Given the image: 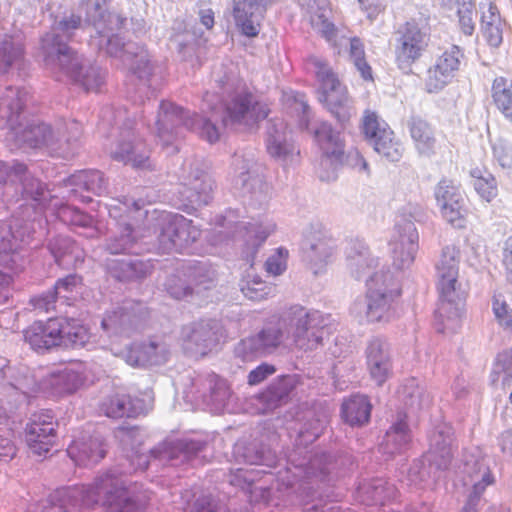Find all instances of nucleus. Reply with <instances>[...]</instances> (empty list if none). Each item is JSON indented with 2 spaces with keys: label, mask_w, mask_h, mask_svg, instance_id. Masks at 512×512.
Returning <instances> with one entry per match:
<instances>
[{
  "label": "nucleus",
  "mask_w": 512,
  "mask_h": 512,
  "mask_svg": "<svg viewBox=\"0 0 512 512\" xmlns=\"http://www.w3.org/2000/svg\"><path fill=\"white\" fill-rule=\"evenodd\" d=\"M80 24L81 17L71 15L59 22L57 30H59L63 35H69L72 30L79 28Z\"/></svg>",
  "instance_id": "54"
},
{
  "label": "nucleus",
  "mask_w": 512,
  "mask_h": 512,
  "mask_svg": "<svg viewBox=\"0 0 512 512\" xmlns=\"http://www.w3.org/2000/svg\"><path fill=\"white\" fill-rule=\"evenodd\" d=\"M27 93L13 87H8L0 96V128L16 130L20 124Z\"/></svg>",
  "instance_id": "15"
},
{
  "label": "nucleus",
  "mask_w": 512,
  "mask_h": 512,
  "mask_svg": "<svg viewBox=\"0 0 512 512\" xmlns=\"http://www.w3.org/2000/svg\"><path fill=\"white\" fill-rule=\"evenodd\" d=\"M107 417L122 418L136 417L142 412V406L138 400L125 393H115L109 396L101 406Z\"/></svg>",
  "instance_id": "22"
},
{
  "label": "nucleus",
  "mask_w": 512,
  "mask_h": 512,
  "mask_svg": "<svg viewBox=\"0 0 512 512\" xmlns=\"http://www.w3.org/2000/svg\"><path fill=\"white\" fill-rule=\"evenodd\" d=\"M393 279L389 273H375L367 283V308L366 318L368 322L389 321L393 316L392 304L400 295V290H393Z\"/></svg>",
  "instance_id": "7"
},
{
  "label": "nucleus",
  "mask_w": 512,
  "mask_h": 512,
  "mask_svg": "<svg viewBox=\"0 0 512 512\" xmlns=\"http://www.w3.org/2000/svg\"><path fill=\"white\" fill-rule=\"evenodd\" d=\"M504 25H490L480 27V33L485 43L491 48H499L503 42Z\"/></svg>",
  "instance_id": "46"
},
{
  "label": "nucleus",
  "mask_w": 512,
  "mask_h": 512,
  "mask_svg": "<svg viewBox=\"0 0 512 512\" xmlns=\"http://www.w3.org/2000/svg\"><path fill=\"white\" fill-rule=\"evenodd\" d=\"M395 62L400 69L411 68L427 51L430 41V28L421 26L411 19L396 31Z\"/></svg>",
  "instance_id": "6"
},
{
  "label": "nucleus",
  "mask_w": 512,
  "mask_h": 512,
  "mask_svg": "<svg viewBox=\"0 0 512 512\" xmlns=\"http://www.w3.org/2000/svg\"><path fill=\"white\" fill-rule=\"evenodd\" d=\"M366 365L371 378L382 385L390 376L391 360L384 344L379 339L372 340L366 351Z\"/></svg>",
  "instance_id": "17"
},
{
  "label": "nucleus",
  "mask_w": 512,
  "mask_h": 512,
  "mask_svg": "<svg viewBox=\"0 0 512 512\" xmlns=\"http://www.w3.org/2000/svg\"><path fill=\"white\" fill-rule=\"evenodd\" d=\"M45 187L34 178H25L23 181V193L34 200L44 195Z\"/></svg>",
  "instance_id": "51"
},
{
  "label": "nucleus",
  "mask_w": 512,
  "mask_h": 512,
  "mask_svg": "<svg viewBox=\"0 0 512 512\" xmlns=\"http://www.w3.org/2000/svg\"><path fill=\"white\" fill-rule=\"evenodd\" d=\"M452 79V75L444 72L443 69H439V67L435 64L429 68L427 72L425 86L428 92H437L446 86Z\"/></svg>",
  "instance_id": "40"
},
{
  "label": "nucleus",
  "mask_w": 512,
  "mask_h": 512,
  "mask_svg": "<svg viewBox=\"0 0 512 512\" xmlns=\"http://www.w3.org/2000/svg\"><path fill=\"white\" fill-rule=\"evenodd\" d=\"M460 249L446 246L436 267L439 305L435 312L441 324L444 318L458 319L468 297V287L459 281Z\"/></svg>",
  "instance_id": "3"
},
{
  "label": "nucleus",
  "mask_w": 512,
  "mask_h": 512,
  "mask_svg": "<svg viewBox=\"0 0 512 512\" xmlns=\"http://www.w3.org/2000/svg\"><path fill=\"white\" fill-rule=\"evenodd\" d=\"M24 56V44L19 38L7 36L0 41V71L6 72L14 65H20Z\"/></svg>",
  "instance_id": "28"
},
{
  "label": "nucleus",
  "mask_w": 512,
  "mask_h": 512,
  "mask_svg": "<svg viewBox=\"0 0 512 512\" xmlns=\"http://www.w3.org/2000/svg\"><path fill=\"white\" fill-rule=\"evenodd\" d=\"M71 185L76 186L81 190H86L99 194L103 188L104 179L103 175L98 170H81L68 179Z\"/></svg>",
  "instance_id": "34"
},
{
  "label": "nucleus",
  "mask_w": 512,
  "mask_h": 512,
  "mask_svg": "<svg viewBox=\"0 0 512 512\" xmlns=\"http://www.w3.org/2000/svg\"><path fill=\"white\" fill-rule=\"evenodd\" d=\"M387 128H389L387 123L381 121L375 112L371 110L364 111L361 130L368 141H371L374 137L382 133V130Z\"/></svg>",
  "instance_id": "38"
},
{
  "label": "nucleus",
  "mask_w": 512,
  "mask_h": 512,
  "mask_svg": "<svg viewBox=\"0 0 512 512\" xmlns=\"http://www.w3.org/2000/svg\"><path fill=\"white\" fill-rule=\"evenodd\" d=\"M354 64L364 80H367V81L373 80L372 69H371L370 65L367 63L366 59L355 62Z\"/></svg>",
  "instance_id": "59"
},
{
  "label": "nucleus",
  "mask_w": 512,
  "mask_h": 512,
  "mask_svg": "<svg viewBox=\"0 0 512 512\" xmlns=\"http://www.w3.org/2000/svg\"><path fill=\"white\" fill-rule=\"evenodd\" d=\"M410 135L420 154L428 156L435 153L436 139L429 123L413 119L410 124Z\"/></svg>",
  "instance_id": "27"
},
{
  "label": "nucleus",
  "mask_w": 512,
  "mask_h": 512,
  "mask_svg": "<svg viewBox=\"0 0 512 512\" xmlns=\"http://www.w3.org/2000/svg\"><path fill=\"white\" fill-rule=\"evenodd\" d=\"M27 167L22 163H16L12 168H9L3 161H0V185L8 181L14 182L19 179L22 181V176L26 173Z\"/></svg>",
  "instance_id": "47"
},
{
  "label": "nucleus",
  "mask_w": 512,
  "mask_h": 512,
  "mask_svg": "<svg viewBox=\"0 0 512 512\" xmlns=\"http://www.w3.org/2000/svg\"><path fill=\"white\" fill-rule=\"evenodd\" d=\"M486 25H505V21L501 17L497 4L492 0L482 8L481 12L480 27Z\"/></svg>",
  "instance_id": "45"
},
{
  "label": "nucleus",
  "mask_w": 512,
  "mask_h": 512,
  "mask_svg": "<svg viewBox=\"0 0 512 512\" xmlns=\"http://www.w3.org/2000/svg\"><path fill=\"white\" fill-rule=\"evenodd\" d=\"M61 346L83 348L91 340V332L79 319L59 317Z\"/></svg>",
  "instance_id": "20"
},
{
  "label": "nucleus",
  "mask_w": 512,
  "mask_h": 512,
  "mask_svg": "<svg viewBox=\"0 0 512 512\" xmlns=\"http://www.w3.org/2000/svg\"><path fill=\"white\" fill-rule=\"evenodd\" d=\"M407 239L402 238L394 249L395 260L399 267L409 266L415 259L418 250V232L413 223L409 222L405 228Z\"/></svg>",
  "instance_id": "29"
},
{
  "label": "nucleus",
  "mask_w": 512,
  "mask_h": 512,
  "mask_svg": "<svg viewBox=\"0 0 512 512\" xmlns=\"http://www.w3.org/2000/svg\"><path fill=\"white\" fill-rule=\"evenodd\" d=\"M387 444L394 443L398 450L406 446L410 441L408 426L405 422L393 425L386 433Z\"/></svg>",
  "instance_id": "42"
},
{
  "label": "nucleus",
  "mask_w": 512,
  "mask_h": 512,
  "mask_svg": "<svg viewBox=\"0 0 512 512\" xmlns=\"http://www.w3.org/2000/svg\"><path fill=\"white\" fill-rule=\"evenodd\" d=\"M84 383V378L80 373L65 369L51 378L52 394L56 397H62L76 392Z\"/></svg>",
  "instance_id": "30"
},
{
  "label": "nucleus",
  "mask_w": 512,
  "mask_h": 512,
  "mask_svg": "<svg viewBox=\"0 0 512 512\" xmlns=\"http://www.w3.org/2000/svg\"><path fill=\"white\" fill-rule=\"evenodd\" d=\"M184 124L191 129H198L200 136L210 143H214L219 139V133L214 124L195 115L192 122L184 121L183 111L180 107L169 101H162L160 104V113L157 120L158 136L163 139L167 133Z\"/></svg>",
  "instance_id": "11"
},
{
  "label": "nucleus",
  "mask_w": 512,
  "mask_h": 512,
  "mask_svg": "<svg viewBox=\"0 0 512 512\" xmlns=\"http://www.w3.org/2000/svg\"><path fill=\"white\" fill-rule=\"evenodd\" d=\"M59 317L35 321L24 330V340L37 352L61 346Z\"/></svg>",
  "instance_id": "13"
},
{
  "label": "nucleus",
  "mask_w": 512,
  "mask_h": 512,
  "mask_svg": "<svg viewBox=\"0 0 512 512\" xmlns=\"http://www.w3.org/2000/svg\"><path fill=\"white\" fill-rule=\"evenodd\" d=\"M307 14L313 29L318 31L327 41L336 36V28L329 21L331 7L329 0H307Z\"/></svg>",
  "instance_id": "19"
},
{
  "label": "nucleus",
  "mask_w": 512,
  "mask_h": 512,
  "mask_svg": "<svg viewBox=\"0 0 512 512\" xmlns=\"http://www.w3.org/2000/svg\"><path fill=\"white\" fill-rule=\"evenodd\" d=\"M288 257V251L283 248H278L276 252L271 255L266 263V271L274 276L282 274L286 269V262Z\"/></svg>",
  "instance_id": "44"
},
{
  "label": "nucleus",
  "mask_w": 512,
  "mask_h": 512,
  "mask_svg": "<svg viewBox=\"0 0 512 512\" xmlns=\"http://www.w3.org/2000/svg\"><path fill=\"white\" fill-rule=\"evenodd\" d=\"M357 2L369 20H375L386 10V0H357Z\"/></svg>",
  "instance_id": "48"
},
{
  "label": "nucleus",
  "mask_w": 512,
  "mask_h": 512,
  "mask_svg": "<svg viewBox=\"0 0 512 512\" xmlns=\"http://www.w3.org/2000/svg\"><path fill=\"white\" fill-rule=\"evenodd\" d=\"M166 233L173 245L179 247L194 242L200 235L192 221L182 215H175L169 220Z\"/></svg>",
  "instance_id": "26"
},
{
  "label": "nucleus",
  "mask_w": 512,
  "mask_h": 512,
  "mask_svg": "<svg viewBox=\"0 0 512 512\" xmlns=\"http://www.w3.org/2000/svg\"><path fill=\"white\" fill-rule=\"evenodd\" d=\"M434 196L442 218L449 225L456 229L467 227L470 211L459 184L442 179L435 187Z\"/></svg>",
  "instance_id": "8"
},
{
  "label": "nucleus",
  "mask_w": 512,
  "mask_h": 512,
  "mask_svg": "<svg viewBox=\"0 0 512 512\" xmlns=\"http://www.w3.org/2000/svg\"><path fill=\"white\" fill-rule=\"evenodd\" d=\"M45 67L57 81H70L87 92L97 91L103 82L100 71L89 67L83 73L76 53L60 40L59 34L48 33L41 41Z\"/></svg>",
  "instance_id": "2"
},
{
  "label": "nucleus",
  "mask_w": 512,
  "mask_h": 512,
  "mask_svg": "<svg viewBox=\"0 0 512 512\" xmlns=\"http://www.w3.org/2000/svg\"><path fill=\"white\" fill-rule=\"evenodd\" d=\"M57 422L49 410L33 414L26 426V441L30 451L38 456L47 454L55 444Z\"/></svg>",
  "instance_id": "12"
},
{
  "label": "nucleus",
  "mask_w": 512,
  "mask_h": 512,
  "mask_svg": "<svg viewBox=\"0 0 512 512\" xmlns=\"http://www.w3.org/2000/svg\"><path fill=\"white\" fill-rule=\"evenodd\" d=\"M201 23L207 28L211 29L214 26V13L211 9H207L201 12L200 15Z\"/></svg>",
  "instance_id": "64"
},
{
  "label": "nucleus",
  "mask_w": 512,
  "mask_h": 512,
  "mask_svg": "<svg viewBox=\"0 0 512 512\" xmlns=\"http://www.w3.org/2000/svg\"><path fill=\"white\" fill-rule=\"evenodd\" d=\"M470 184L481 198L490 203L498 196L495 176L484 166H475L470 170Z\"/></svg>",
  "instance_id": "23"
},
{
  "label": "nucleus",
  "mask_w": 512,
  "mask_h": 512,
  "mask_svg": "<svg viewBox=\"0 0 512 512\" xmlns=\"http://www.w3.org/2000/svg\"><path fill=\"white\" fill-rule=\"evenodd\" d=\"M268 153L275 158H280L286 154L284 145L279 142L271 141L267 144Z\"/></svg>",
  "instance_id": "60"
},
{
  "label": "nucleus",
  "mask_w": 512,
  "mask_h": 512,
  "mask_svg": "<svg viewBox=\"0 0 512 512\" xmlns=\"http://www.w3.org/2000/svg\"><path fill=\"white\" fill-rule=\"evenodd\" d=\"M147 347L155 351L157 344L150 342L148 345L139 344L131 347L127 354V362L132 366H142L147 361Z\"/></svg>",
  "instance_id": "49"
},
{
  "label": "nucleus",
  "mask_w": 512,
  "mask_h": 512,
  "mask_svg": "<svg viewBox=\"0 0 512 512\" xmlns=\"http://www.w3.org/2000/svg\"><path fill=\"white\" fill-rule=\"evenodd\" d=\"M220 107L224 113V125L255 123L265 119L270 112L267 105L257 102L247 89L230 95L228 102Z\"/></svg>",
  "instance_id": "9"
},
{
  "label": "nucleus",
  "mask_w": 512,
  "mask_h": 512,
  "mask_svg": "<svg viewBox=\"0 0 512 512\" xmlns=\"http://www.w3.org/2000/svg\"><path fill=\"white\" fill-rule=\"evenodd\" d=\"M56 493L64 507L74 506L79 502L86 507H92L102 500L105 512H144V507L132 498L122 481L110 474L96 478L88 487H66Z\"/></svg>",
  "instance_id": "1"
},
{
  "label": "nucleus",
  "mask_w": 512,
  "mask_h": 512,
  "mask_svg": "<svg viewBox=\"0 0 512 512\" xmlns=\"http://www.w3.org/2000/svg\"><path fill=\"white\" fill-rule=\"evenodd\" d=\"M306 65L314 72L320 84V101L339 122H347L351 117L352 110L349 104L347 87L342 85L337 74L326 60L311 55L306 58Z\"/></svg>",
  "instance_id": "4"
},
{
  "label": "nucleus",
  "mask_w": 512,
  "mask_h": 512,
  "mask_svg": "<svg viewBox=\"0 0 512 512\" xmlns=\"http://www.w3.org/2000/svg\"><path fill=\"white\" fill-rule=\"evenodd\" d=\"M283 328H288V324H284L282 317L277 323L268 325L257 335L243 340L242 345L245 350H249L251 353L265 354L277 348L283 342Z\"/></svg>",
  "instance_id": "16"
},
{
  "label": "nucleus",
  "mask_w": 512,
  "mask_h": 512,
  "mask_svg": "<svg viewBox=\"0 0 512 512\" xmlns=\"http://www.w3.org/2000/svg\"><path fill=\"white\" fill-rule=\"evenodd\" d=\"M333 245L332 239L326 235H312L311 245L306 251V257L310 262L326 263L327 259L332 255Z\"/></svg>",
  "instance_id": "35"
},
{
  "label": "nucleus",
  "mask_w": 512,
  "mask_h": 512,
  "mask_svg": "<svg viewBox=\"0 0 512 512\" xmlns=\"http://www.w3.org/2000/svg\"><path fill=\"white\" fill-rule=\"evenodd\" d=\"M374 150L391 161H397L402 154L401 145L395 138L394 132L389 128L382 130L378 136L369 141Z\"/></svg>",
  "instance_id": "32"
},
{
  "label": "nucleus",
  "mask_w": 512,
  "mask_h": 512,
  "mask_svg": "<svg viewBox=\"0 0 512 512\" xmlns=\"http://www.w3.org/2000/svg\"><path fill=\"white\" fill-rule=\"evenodd\" d=\"M452 79V75L444 72L443 69H439V67L435 64L429 68L427 72L425 86L428 92H437L446 86Z\"/></svg>",
  "instance_id": "39"
},
{
  "label": "nucleus",
  "mask_w": 512,
  "mask_h": 512,
  "mask_svg": "<svg viewBox=\"0 0 512 512\" xmlns=\"http://www.w3.org/2000/svg\"><path fill=\"white\" fill-rule=\"evenodd\" d=\"M276 372V368L272 364L262 363L255 369L250 371L247 377V382L250 386H255L263 382L269 376Z\"/></svg>",
  "instance_id": "50"
},
{
  "label": "nucleus",
  "mask_w": 512,
  "mask_h": 512,
  "mask_svg": "<svg viewBox=\"0 0 512 512\" xmlns=\"http://www.w3.org/2000/svg\"><path fill=\"white\" fill-rule=\"evenodd\" d=\"M314 142L320 151V166L337 170L348 160L345 139L327 122L320 123L313 132Z\"/></svg>",
  "instance_id": "10"
},
{
  "label": "nucleus",
  "mask_w": 512,
  "mask_h": 512,
  "mask_svg": "<svg viewBox=\"0 0 512 512\" xmlns=\"http://www.w3.org/2000/svg\"><path fill=\"white\" fill-rule=\"evenodd\" d=\"M166 289L170 296L177 300L191 296L193 293V289L178 275H172L168 278Z\"/></svg>",
  "instance_id": "43"
},
{
  "label": "nucleus",
  "mask_w": 512,
  "mask_h": 512,
  "mask_svg": "<svg viewBox=\"0 0 512 512\" xmlns=\"http://www.w3.org/2000/svg\"><path fill=\"white\" fill-rule=\"evenodd\" d=\"M113 157L115 160L130 164L135 168L150 167L148 150L145 143L140 140L120 143Z\"/></svg>",
  "instance_id": "25"
},
{
  "label": "nucleus",
  "mask_w": 512,
  "mask_h": 512,
  "mask_svg": "<svg viewBox=\"0 0 512 512\" xmlns=\"http://www.w3.org/2000/svg\"><path fill=\"white\" fill-rule=\"evenodd\" d=\"M510 360L511 354L508 351L499 353L495 360V367L499 369L498 372L507 371L510 368Z\"/></svg>",
  "instance_id": "58"
},
{
  "label": "nucleus",
  "mask_w": 512,
  "mask_h": 512,
  "mask_svg": "<svg viewBox=\"0 0 512 512\" xmlns=\"http://www.w3.org/2000/svg\"><path fill=\"white\" fill-rule=\"evenodd\" d=\"M492 311L499 327L512 334V309L500 294L492 297Z\"/></svg>",
  "instance_id": "36"
},
{
  "label": "nucleus",
  "mask_w": 512,
  "mask_h": 512,
  "mask_svg": "<svg viewBox=\"0 0 512 512\" xmlns=\"http://www.w3.org/2000/svg\"><path fill=\"white\" fill-rule=\"evenodd\" d=\"M459 57L460 50L454 46L450 50L443 52L435 64L439 67V69H443L444 72H447L454 77L455 72L459 69L460 66Z\"/></svg>",
  "instance_id": "41"
},
{
  "label": "nucleus",
  "mask_w": 512,
  "mask_h": 512,
  "mask_svg": "<svg viewBox=\"0 0 512 512\" xmlns=\"http://www.w3.org/2000/svg\"><path fill=\"white\" fill-rule=\"evenodd\" d=\"M491 99L503 117L512 122V79L498 76L491 84Z\"/></svg>",
  "instance_id": "24"
},
{
  "label": "nucleus",
  "mask_w": 512,
  "mask_h": 512,
  "mask_svg": "<svg viewBox=\"0 0 512 512\" xmlns=\"http://www.w3.org/2000/svg\"><path fill=\"white\" fill-rule=\"evenodd\" d=\"M67 214H73V218L71 219V222L76 225H86L87 219L86 217L81 214L78 210L72 209L69 207L63 208L61 210L62 217H66Z\"/></svg>",
  "instance_id": "57"
},
{
  "label": "nucleus",
  "mask_w": 512,
  "mask_h": 512,
  "mask_svg": "<svg viewBox=\"0 0 512 512\" xmlns=\"http://www.w3.org/2000/svg\"><path fill=\"white\" fill-rule=\"evenodd\" d=\"M81 282L82 278L78 275H68L63 279L58 280L52 292H49L36 300L35 307L43 310L44 312L54 309L57 295L62 292H73Z\"/></svg>",
  "instance_id": "31"
},
{
  "label": "nucleus",
  "mask_w": 512,
  "mask_h": 512,
  "mask_svg": "<svg viewBox=\"0 0 512 512\" xmlns=\"http://www.w3.org/2000/svg\"><path fill=\"white\" fill-rule=\"evenodd\" d=\"M196 512H216V508L212 500L206 497L197 502Z\"/></svg>",
  "instance_id": "63"
},
{
  "label": "nucleus",
  "mask_w": 512,
  "mask_h": 512,
  "mask_svg": "<svg viewBox=\"0 0 512 512\" xmlns=\"http://www.w3.org/2000/svg\"><path fill=\"white\" fill-rule=\"evenodd\" d=\"M284 324H288L287 338L290 346L300 351H312L322 345L328 333L322 315L307 311L304 307L295 306L283 316Z\"/></svg>",
  "instance_id": "5"
},
{
  "label": "nucleus",
  "mask_w": 512,
  "mask_h": 512,
  "mask_svg": "<svg viewBox=\"0 0 512 512\" xmlns=\"http://www.w3.org/2000/svg\"><path fill=\"white\" fill-rule=\"evenodd\" d=\"M389 490L384 485L375 486L372 490V501L374 503L384 504L386 502L385 492Z\"/></svg>",
  "instance_id": "61"
},
{
  "label": "nucleus",
  "mask_w": 512,
  "mask_h": 512,
  "mask_svg": "<svg viewBox=\"0 0 512 512\" xmlns=\"http://www.w3.org/2000/svg\"><path fill=\"white\" fill-rule=\"evenodd\" d=\"M459 16V26L461 31L467 35L471 36L475 30V24L473 20V12L470 9H461L458 11Z\"/></svg>",
  "instance_id": "52"
},
{
  "label": "nucleus",
  "mask_w": 512,
  "mask_h": 512,
  "mask_svg": "<svg viewBox=\"0 0 512 512\" xmlns=\"http://www.w3.org/2000/svg\"><path fill=\"white\" fill-rule=\"evenodd\" d=\"M372 405L364 395H352L345 399L341 407V416L350 426H362L369 422Z\"/></svg>",
  "instance_id": "21"
},
{
  "label": "nucleus",
  "mask_w": 512,
  "mask_h": 512,
  "mask_svg": "<svg viewBox=\"0 0 512 512\" xmlns=\"http://www.w3.org/2000/svg\"><path fill=\"white\" fill-rule=\"evenodd\" d=\"M502 263L503 264H511L512 263V236H509L503 245L502 251Z\"/></svg>",
  "instance_id": "62"
},
{
  "label": "nucleus",
  "mask_w": 512,
  "mask_h": 512,
  "mask_svg": "<svg viewBox=\"0 0 512 512\" xmlns=\"http://www.w3.org/2000/svg\"><path fill=\"white\" fill-rule=\"evenodd\" d=\"M265 12L264 0H234L233 16L242 33L248 37H256L259 33V23L252 18Z\"/></svg>",
  "instance_id": "18"
},
{
  "label": "nucleus",
  "mask_w": 512,
  "mask_h": 512,
  "mask_svg": "<svg viewBox=\"0 0 512 512\" xmlns=\"http://www.w3.org/2000/svg\"><path fill=\"white\" fill-rule=\"evenodd\" d=\"M241 291L245 297L259 301L273 293L274 287L266 284L260 279L254 278L252 280L243 281L241 284Z\"/></svg>",
  "instance_id": "37"
},
{
  "label": "nucleus",
  "mask_w": 512,
  "mask_h": 512,
  "mask_svg": "<svg viewBox=\"0 0 512 512\" xmlns=\"http://www.w3.org/2000/svg\"><path fill=\"white\" fill-rule=\"evenodd\" d=\"M67 453L78 465L96 464L106 455L103 439L99 436L75 439L68 446Z\"/></svg>",
  "instance_id": "14"
},
{
  "label": "nucleus",
  "mask_w": 512,
  "mask_h": 512,
  "mask_svg": "<svg viewBox=\"0 0 512 512\" xmlns=\"http://www.w3.org/2000/svg\"><path fill=\"white\" fill-rule=\"evenodd\" d=\"M349 54L354 63L365 59L364 45L358 37L351 38Z\"/></svg>",
  "instance_id": "55"
},
{
  "label": "nucleus",
  "mask_w": 512,
  "mask_h": 512,
  "mask_svg": "<svg viewBox=\"0 0 512 512\" xmlns=\"http://www.w3.org/2000/svg\"><path fill=\"white\" fill-rule=\"evenodd\" d=\"M493 153L503 168H512V153L507 151L505 147H494Z\"/></svg>",
  "instance_id": "56"
},
{
  "label": "nucleus",
  "mask_w": 512,
  "mask_h": 512,
  "mask_svg": "<svg viewBox=\"0 0 512 512\" xmlns=\"http://www.w3.org/2000/svg\"><path fill=\"white\" fill-rule=\"evenodd\" d=\"M17 139L32 148L53 145V133L48 125L39 124L25 128Z\"/></svg>",
  "instance_id": "33"
},
{
  "label": "nucleus",
  "mask_w": 512,
  "mask_h": 512,
  "mask_svg": "<svg viewBox=\"0 0 512 512\" xmlns=\"http://www.w3.org/2000/svg\"><path fill=\"white\" fill-rule=\"evenodd\" d=\"M190 188L194 190L197 194H204L208 195L211 190L212 186L210 183V180L208 177L204 174H201L200 176H196L193 183H190Z\"/></svg>",
  "instance_id": "53"
}]
</instances>
